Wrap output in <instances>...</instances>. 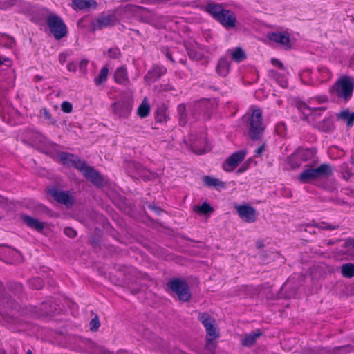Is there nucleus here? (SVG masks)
<instances>
[{"label": "nucleus", "instance_id": "nucleus-1", "mask_svg": "<svg viewBox=\"0 0 354 354\" xmlns=\"http://www.w3.org/2000/svg\"><path fill=\"white\" fill-rule=\"evenodd\" d=\"M243 119L247 121L248 135L250 140L252 141L261 140L266 129V125L263 122L261 110L256 109L250 115H244Z\"/></svg>", "mask_w": 354, "mask_h": 354}, {"label": "nucleus", "instance_id": "nucleus-2", "mask_svg": "<svg viewBox=\"0 0 354 354\" xmlns=\"http://www.w3.org/2000/svg\"><path fill=\"white\" fill-rule=\"evenodd\" d=\"M354 91V78L351 76H343L339 78L329 88L330 95L344 102L352 97Z\"/></svg>", "mask_w": 354, "mask_h": 354}, {"label": "nucleus", "instance_id": "nucleus-3", "mask_svg": "<svg viewBox=\"0 0 354 354\" xmlns=\"http://www.w3.org/2000/svg\"><path fill=\"white\" fill-rule=\"evenodd\" d=\"M333 167L331 165L324 163L317 168L309 167L304 169L299 176L298 179L302 183H310L313 180L328 178L333 175Z\"/></svg>", "mask_w": 354, "mask_h": 354}, {"label": "nucleus", "instance_id": "nucleus-4", "mask_svg": "<svg viewBox=\"0 0 354 354\" xmlns=\"http://www.w3.org/2000/svg\"><path fill=\"white\" fill-rule=\"evenodd\" d=\"M46 24L56 40H60L68 33L67 26L58 15L50 12L46 17Z\"/></svg>", "mask_w": 354, "mask_h": 354}, {"label": "nucleus", "instance_id": "nucleus-5", "mask_svg": "<svg viewBox=\"0 0 354 354\" xmlns=\"http://www.w3.org/2000/svg\"><path fill=\"white\" fill-rule=\"evenodd\" d=\"M167 285L173 292L176 294L179 300L185 302L190 299L189 286L185 281L175 278L169 281Z\"/></svg>", "mask_w": 354, "mask_h": 354}, {"label": "nucleus", "instance_id": "nucleus-6", "mask_svg": "<svg viewBox=\"0 0 354 354\" xmlns=\"http://www.w3.org/2000/svg\"><path fill=\"white\" fill-rule=\"evenodd\" d=\"M85 178L88 180L93 185L96 187H102L104 186V178L99 171L95 170L93 167L84 163V166L80 170Z\"/></svg>", "mask_w": 354, "mask_h": 354}, {"label": "nucleus", "instance_id": "nucleus-7", "mask_svg": "<svg viewBox=\"0 0 354 354\" xmlns=\"http://www.w3.org/2000/svg\"><path fill=\"white\" fill-rule=\"evenodd\" d=\"M61 162L68 167H73L79 171L84 166L86 161L80 159L77 156L67 152H61L58 155Z\"/></svg>", "mask_w": 354, "mask_h": 354}, {"label": "nucleus", "instance_id": "nucleus-8", "mask_svg": "<svg viewBox=\"0 0 354 354\" xmlns=\"http://www.w3.org/2000/svg\"><path fill=\"white\" fill-rule=\"evenodd\" d=\"M237 212L240 218L246 223H254L257 220L256 210L254 207L241 205L236 207Z\"/></svg>", "mask_w": 354, "mask_h": 354}, {"label": "nucleus", "instance_id": "nucleus-9", "mask_svg": "<svg viewBox=\"0 0 354 354\" xmlns=\"http://www.w3.org/2000/svg\"><path fill=\"white\" fill-rule=\"evenodd\" d=\"M246 151L239 150L232 153L225 161L223 169L227 171L234 170L245 157Z\"/></svg>", "mask_w": 354, "mask_h": 354}, {"label": "nucleus", "instance_id": "nucleus-10", "mask_svg": "<svg viewBox=\"0 0 354 354\" xmlns=\"http://www.w3.org/2000/svg\"><path fill=\"white\" fill-rule=\"evenodd\" d=\"M167 73V68L163 66L153 64L147 71L144 80L148 82H154L158 80Z\"/></svg>", "mask_w": 354, "mask_h": 354}, {"label": "nucleus", "instance_id": "nucleus-11", "mask_svg": "<svg viewBox=\"0 0 354 354\" xmlns=\"http://www.w3.org/2000/svg\"><path fill=\"white\" fill-rule=\"evenodd\" d=\"M55 310V308H53L51 302L48 301L42 302L39 307L30 306V312L35 317L47 316L53 313Z\"/></svg>", "mask_w": 354, "mask_h": 354}, {"label": "nucleus", "instance_id": "nucleus-12", "mask_svg": "<svg viewBox=\"0 0 354 354\" xmlns=\"http://www.w3.org/2000/svg\"><path fill=\"white\" fill-rule=\"evenodd\" d=\"M115 17L113 15L102 13L93 24V29L94 30H102L103 28L113 26L115 24Z\"/></svg>", "mask_w": 354, "mask_h": 354}, {"label": "nucleus", "instance_id": "nucleus-13", "mask_svg": "<svg viewBox=\"0 0 354 354\" xmlns=\"http://www.w3.org/2000/svg\"><path fill=\"white\" fill-rule=\"evenodd\" d=\"M198 319L205 327L207 334L218 333L216 331V328L215 327L216 321L214 318L208 313H198Z\"/></svg>", "mask_w": 354, "mask_h": 354}, {"label": "nucleus", "instance_id": "nucleus-14", "mask_svg": "<svg viewBox=\"0 0 354 354\" xmlns=\"http://www.w3.org/2000/svg\"><path fill=\"white\" fill-rule=\"evenodd\" d=\"M237 24V19L234 12L223 8V27L227 30H236Z\"/></svg>", "mask_w": 354, "mask_h": 354}, {"label": "nucleus", "instance_id": "nucleus-15", "mask_svg": "<svg viewBox=\"0 0 354 354\" xmlns=\"http://www.w3.org/2000/svg\"><path fill=\"white\" fill-rule=\"evenodd\" d=\"M49 194L57 202L64 204L67 207L71 206L73 203V197L68 192L52 189L49 191Z\"/></svg>", "mask_w": 354, "mask_h": 354}, {"label": "nucleus", "instance_id": "nucleus-16", "mask_svg": "<svg viewBox=\"0 0 354 354\" xmlns=\"http://www.w3.org/2000/svg\"><path fill=\"white\" fill-rule=\"evenodd\" d=\"M114 82L120 85L127 86L130 83L128 71L126 66L117 68L113 74Z\"/></svg>", "mask_w": 354, "mask_h": 354}, {"label": "nucleus", "instance_id": "nucleus-17", "mask_svg": "<svg viewBox=\"0 0 354 354\" xmlns=\"http://www.w3.org/2000/svg\"><path fill=\"white\" fill-rule=\"evenodd\" d=\"M192 150L194 153L201 155L206 153L209 150L207 140L204 135L193 140L192 144Z\"/></svg>", "mask_w": 354, "mask_h": 354}, {"label": "nucleus", "instance_id": "nucleus-18", "mask_svg": "<svg viewBox=\"0 0 354 354\" xmlns=\"http://www.w3.org/2000/svg\"><path fill=\"white\" fill-rule=\"evenodd\" d=\"M268 38L272 41L280 44L286 48H290V36L287 32H270L268 35Z\"/></svg>", "mask_w": 354, "mask_h": 354}, {"label": "nucleus", "instance_id": "nucleus-19", "mask_svg": "<svg viewBox=\"0 0 354 354\" xmlns=\"http://www.w3.org/2000/svg\"><path fill=\"white\" fill-rule=\"evenodd\" d=\"M112 108L114 114L119 118H126L131 112V108L130 106L124 102L113 104Z\"/></svg>", "mask_w": 354, "mask_h": 354}, {"label": "nucleus", "instance_id": "nucleus-20", "mask_svg": "<svg viewBox=\"0 0 354 354\" xmlns=\"http://www.w3.org/2000/svg\"><path fill=\"white\" fill-rule=\"evenodd\" d=\"M203 10L210 15L214 19L221 23V4L214 2L207 3Z\"/></svg>", "mask_w": 354, "mask_h": 354}, {"label": "nucleus", "instance_id": "nucleus-21", "mask_svg": "<svg viewBox=\"0 0 354 354\" xmlns=\"http://www.w3.org/2000/svg\"><path fill=\"white\" fill-rule=\"evenodd\" d=\"M22 221L26 225L31 229L37 232H41L44 228V223L39 221L38 219L32 218L28 215H23Z\"/></svg>", "mask_w": 354, "mask_h": 354}, {"label": "nucleus", "instance_id": "nucleus-22", "mask_svg": "<svg viewBox=\"0 0 354 354\" xmlns=\"http://www.w3.org/2000/svg\"><path fill=\"white\" fill-rule=\"evenodd\" d=\"M261 335L262 332L260 330H257L256 331L246 334L242 339L241 344L244 346L250 347L252 346L256 342L257 339Z\"/></svg>", "mask_w": 354, "mask_h": 354}, {"label": "nucleus", "instance_id": "nucleus-23", "mask_svg": "<svg viewBox=\"0 0 354 354\" xmlns=\"http://www.w3.org/2000/svg\"><path fill=\"white\" fill-rule=\"evenodd\" d=\"M219 337V334L218 333H212L207 334L206 335V344L205 348L208 350L211 353H214L216 351V340Z\"/></svg>", "mask_w": 354, "mask_h": 354}, {"label": "nucleus", "instance_id": "nucleus-24", "mask_svg": "<svg viewBox=\"0 0 354 354\" xmlns=\"http://www.w3.org/2000/svg\"><path fill=\"white\" fill-rule=\"evenodd\" d=\"M257 295V289L252 286H242L236 292V295L240 297L254 298Z\"/></svg>", "mask_w": 354, "mask_h": 354}, {"label": "nucleus", "instance_id": "nucleus-25", "mask_svg": "<svg viewBox=\"0 0 354 354\" xmlns=\"http://www.w3.org/2000/svg\"><path fill=\"white\" fill-rule=\"evenodd\" d=\"M109 75V68L107 66H103L99 74L93 79V82L96 86H100L106 82Z\"/></svg>", "mask_w": 354, "mask_h": 354}, {"label": "nucleus", "instance_id": "nucleus-26", "mask_svg": "<svg viewBox=\"0 0 354 354\" xmlns=\"http://www.w3.org/2000/svg\"><path fill=\"white\" fill-rule=\"evenodd\" d=\"M187 52L190 59L194 60H201L203 57V53L198 46H188Z\"/></svg>", "mask_w": 354, "mask_h": 354}, {"label": "nucleus", "instance_id": "nucleus-27", "mask_svg": "<svg viewBox=\"0 0 354 354\" xmlns=\"http://www.w3.org/2000/svg\"><path fill=\"white\" fill-rule=\"evenodd\" d=\"M337 118L339 120L346 121L347 126H352L354 123V112L351 113L348 109L339 113Z\"/></svg>", "mask_w": 354, "mask_h": 354}, {"label": "nucleus", "instance_id": "nucleus-28", "mask_svg": "<svg viewBox=\"0 0 354 354\" xmlns=\"http://www.w3.org/2000/svg\"><path fill=\"white\" fill-rule=\"evenodd\" d=\"M193 210L201 215H209L214 212L213 207L207 202L203 203L201 205L194 206Z\"/></svg>", "mask_w": 354, "mask_h": 354}, {"label": "nucleus", "instance_id": "nucleus-29", "mask_svg": "<svg viewBox=\"0 0 354 354\" xmlns=\"http://www.w3.org/2000/svg\"><path fill=\"white\" fill-rule=\"evenodd\" d=\"M230 55L232 59L237 63H240L247 58L245 53L241 47H236L230 50Z\"/></svg>", "mask_w": 354, "mask_h": 354}, {"label": "nucleus", "instance_id": "nucleus-30", "mask_svg": "<svg viewBox=\"0 0 354 354\" xmlns=\"http://www.w3.org/2000/svg\"><path fill=\"white\" fill-rule=\"evenodd\" d=\"M25 1L24 0H5L0 3V9L7 10L15 6H26Z\"/></svg>", "mask_w": 354, "mask_h": 354}, {"label": "nucleus", "instance_id": "nucleus-31", "mask_svg": "<svg viewBox=\"0 0 354 354\" xmlns=\"http://www.w3.org/2000/svg\"><path fill=\"white\" fill-rule=\"evenodd\" d=\"M316 153L315 148L304 149L299 151V156L302 160L308 161L315 158Z\"/></svg>", "mask_w": 354, "mask_h": 354}, {"label": "nucleus", "instance_id": "nucleus-32", "mask_svg": "<svg viewBox=\"0 0 354 354\" xmlns=\"http://www.w3.org/2000/svg\"><path fill=\"white\" fill-rule=\"evenodd\" d=\"M177 113L179 120V124L180 126H185L187 123V111L186 106L185 104H180L177 106Z\"/></svg>", "mask_w": 354, "mask_h": 354}, {"label": "nucleus", "instance_id": "nucleus-33", "mask_svg": "<svg viewBox=\"0 0 354 354\" xmlns=\"http://www.w3.org/2000/svg\"><path fill=\"white\" fill-rule=\"evenodd\" d=\"M341 273L345 278L351 279L354 277V264L346 263L342 266Z\"/></svg>", "mask_w": 354, "mask_h": 354}, {"label": "nucleus", "instance_id": "nucleus-34", "mask_svg": "<svg viewBox=\"0 0 354 354\" xmlns=\"http://www.w3.org/2000/svg\"><path fill=\"white\" fill-rule=\"evenodd\" d=\"M169 119L165 106L158 107L156 111L155 120L157 122H166Z\"/></svg>", "mask_w": 354, "mask_h": 354}, {"label": "nucleus", "instance_id": "nucleus-35", "mask_svg": "<svg viewBox=\"0 0 354 354\" xmlns=\"http://www.w3.org/2000/svg\"><path fill=\"white\" fill-rule=\"evenodd\" d=\"M149 113L150 106L145 100H143L138 108L137 113L141 118H145L149 115Z\"/></svg>", "mask_w": 354, "mask_h": 354}, {"label": "nucleus", "instance_id": "nucleus-36", "mask_svg": "<svg viewBox=\"0 0 354 354\" xmlns=\"http://www.w3.org/2000/svg\"><path fill=\"white\" fill-rule=\"evenodd\" d=\"M73 7L75 9L82 10L91 7V3H95L93 1L87 0H72Z\"/></svg>", "mask_w": 354, "mask_h": 354}, {"label": "nucleus", "instance_id": "nucleus-37", "mask_svg": "<svg viewBox=\"0 0 354 354\" xmlns=\"http://www.w3.org/2000/svg\"><path fill=\"white\" fill-rule=\"evenodd\" d=\"M237 111L236 104L232 102H227L224 106V113L228 116H234Z\"/></svg>", "mask_w": 354, "mask_h": 354}, {"label": "nucleus", "instance_id": "nucleus-38", "mask_svg": "<svg viewBox=\"0 0 354 354\" xmlns=\"http://www.w3.org/2000/svg\"><path fill=\"white\" fill-rule=\"evenodd\" d=\"M203 181L204 184L208 187H216L220 185V182L218 179L213 178L209 176H203Z\"/></svg>", "mask_w": 354, "mask_h": 354}, {"label": "nucleus", "instance_id": "nucleus-39", "mask_svg": "<svg viewBox=\"0 0 354 354\" xmlns=\"http://www.w3.org/2000/svg\"><path fill=\"white\" fill-rule=\"evenodd\" d=\"M320 129L325 132H330L334 129L333 122L330 119H324L320 125Z\"/></svg>", "mask_w": 354, "mask_h": 354}, {"label": "nucleus", "instance_id": "nucleus-40", "mask_svg": "<svg viewBox=\"0 0 354 354\" xmlns=\"http://www.w3.org/2000/svg\"><path fill=\"white\" fill-rule=\"evenodd\" d=\"M29 286L35 290H39L43 287V281L39 277H35L28 281Z\"/></svg>", "mask_w": 354, "mask_h": 354}, {"label": "nucleus", "instance_id": "nucleus-41", "mask_svg": "<svg viewBox=\"0 0 354 354\" xmlns=\"http://www.w3.org/2000/svg\"><path fill=\"white\" fill-rule=\"evenodd\" d=\"M314 226L315 227H317V228H319L322 230H337L339 228V225H337L328 224L325 222L317 223V224L314 225Z\"/></svg>", "mask_w": 354, "mask_h": 354}, {"label": "nucleus", "instance_id": "nucleus-42", "mask_svg": "<svg viewBox=\"0 0 354 354\" xmlns=\"http://www.w3.org/2000/svg\"><path fill=\"white\" fill-rule=\"evenodd\" d=\"M107 55L111 59H118L121 56V51L118 47L111 48L108 50Z\"/></svg>", "mask_w": 354, "mask_h": 354}, {"label": "nucleus", "instance_id": "nucleus-43", "mask_svg": "<svg viewBox=\"0 0 354 354\" xmlns=\"http://www.w3.org/2000/svg\"><path fill=\"white\" fill-rule=\"evenodd\" d=\"M3 305L6 308H15L17 307V303L10 297H6L3 299Z\"/></svg>", "mask_w": 354, "mask_h": 354}, {"label": "nucleus", "instance_id": "nucleus-44", "mask_svg": "<svg viewBox=\"0 0 354 354\" xmlns=\"http://www.w3.org/2000/svg\"><path fill=\"white\" fill-rule=\"evenodd\" d=\"M100 326V323L97 316L95 318L92 319L89 322V328L91 331L97 330Z\"/></svg>", "mask_w": 354, "mask_h": 354}, {"label": "nucleus", "instance_id": "nucleus-45", "mask_svg": "<svg viewBox=\"0 0 354 354\" xmlns=\"http://www.w3.org/2000/svg\"><path fill=\"white\" fill-rule=\"evenodd\" d=\"M0 38H6V46L9 48H12L15 44V40L13 37H10L9 35L4 34V33H0Z\"/></svg>", "mask_w": 354, "mask_h": 354}, {"label": "nucleus", "instance_id": "nucleus-46", "mask_svg": "<svg viewBox=\"0 0 354 354\" xmlns=\"http://www.w3.org/2000/svg\"><path fill=\"white\" fill-rule=\"evenodd\" d=\"M160 50L172 64L176 63V61L173 58L170 50L167 46H162L160 48Z\"/></svg>", "mask_w": 354, "mask_h": 354}, {"label": "nucleus", "instance_id": "nucleus-47", "mask_svg": "<svg viewBox=\"0 0 354 354\" xmlns=\"http://www.w3.org/2000/svg\"><path fill=\"white\" fill-rule=\"evenodd\" d=\"M61 109L64 113H71L73 111V105L68 101H64L61 104Z\"/></svg>", "mask_w": 354, "mask_h": 354}, {"label": "nucleus", "instance_id": "nucleus-48", "mask_svg": "<svg viewBox=\"0 0 354 354\" xmlns=\"http://www.w3.org/2000/svg\"><path fill=\"white\" fill-rule=\"evenodd\" d=\"M26 6H15L17 7V11L19 13L26 14L30 11V4L25 1Z\"/></svg>", "mask_w": 354, "mask_h": 354}, {"label": "nucleus", "instance_id": "nucleus-49", "mask_svg": "<svg viewBox=\"0 0 354 354\" xmlns=\"http://www.w3.org/2000/svg\"><path fill=\"white\" fill-rule=\"evenodd\" d=\"M64 232L66 236L70 238H75L77 236V232L70 227H65Z\"/></svg>", "mask_w": 354, "mask_h": 354}, {"label": "nucleus", "instance_id": "nucleus-50", "mask_svg": "<svg viewBox=\"0 0 354 354\" xmlns=\"http://www.w3.org/2000/svg\"><path fill=\"white\" fill-rule=\"evenodd\" d=\"M265 149V143L262 144L261 146H259L255 151H254V156L259 157L260 156L262 153L263 152Z\"/></svg>", "mask_w": 354, "mask_h": 354}, {"label": "nucleus", "instance_id": "nucleus-51", "mask_svg": "<svg viewBox=\"0 0 354 354\" xmlns=\"http://www.w3.org/2000/svg\"><path fill=\"white\" fill-rule=\"evenodd\" d=\"M42 114L45 119L48 120H52V115L46 108L43 109Z\"/></svg>", "mask_w": 354, "mask_h": 354}, {"label": "nucleus", "instance_id": "nucleus-52", "mask_svg": "<svg viewBox=\"0 0 354 354\" xmlns=\"http://www.w3.org/2000/svg\"><path fill=\"white\" fill-rule=\"evenodd\" d=\"M271 62L274 66H275L281 69L284 68L283 64L279 59L274 58V59H272Z\"/></svg>", "mask_w": 354, "mask_h": 354}, {"label": "nucleus", "instance_id": "nucleus-53", "mask_svg": "<svg viewBox=\"0 0 354 354\" xmlns=\"http://www.w3.org/2000/svg\"><path fill=\"white\" fill-rule=\"evenodd\" d=\"M346 247H352L354 248V237L348 239L345 243Z\"/></svg>", "mask_w": 354, "mask_h": 354}, {"label": "nucleus", "instance_id": "nucleus-54", "mask_svg": "<svg viewBox=\"0 0 354 354\" xmlns=\"http://www.w3.org/2000/svg\"><path fill=\"white\" fill-rule=\"evenodd\" d=\"M248 163L245 162V163L241 166V167H240V168L238 169V171H238L239 173H241V172H243V171H245L247 169V168H248Z\"/></svg>", "mask_w": 354, "mask_h": 354}, {"label": "nucleus", "instance_id": "nucleus-55", "mask_svg": "<svg viewBox=\"0 0 354 354\" xmlns=\"http://www.w3.org/2000/svg\"><path fill=\"white\" fill-rule=\"evenodd\" d=\"M67 68L69 71H73V72H75L76 71V67H75V65L73 64H68L67 65Z\"/></svg>", "mask_w": 354, "mask_h": 354}, {"label": "nucleus", "instance_id": "nucleus-56", "mask_svg": "<svg viewBox=\"0 0 354 354\" xmlns=\"http://www.w3.org/2000/svg\"><path fill=\"white\" fill-rule=\"evenodd\" d=\"M226 69V71L228 72L230 70V64L227 62H224L223 59V71Z\"/></svg>", "mask_w": 354, "mask_h": 354}, {"label": "nucleus", "instance_id": "nucleus-57", "mask_svg": "<svg viewBox=\"0 0 354 354\" xmlns=\"http://www.w3.org/2000/svg\"><path fill=\"white\" fill-rule=\"evenodd\" d=\"M318 100L319 103H324L328 101V97L326 96H322L318 97Z\"/></svg>", "mask_w": 354, "mask_h": 354}, {"label": "nucleus", "instance_id": "nucleus-58", "mask_svg": "<svg viewBox=\"0 0 354 354\" xmlns=\"http://www.w3.org/2000/svg\"><path fill=\"white\" fill-rule=\"evenodd\" d=\"M269 73H270V75L272 76V77H277L278 75V73L274 71V70H271L269 71Z\"/></svg>", "mask_w": 354, "mask_h": 354}, {"label": "nucleus", "instance_id": "nucleus-59", "mask_svg": "<svg viewBox=\"0 0 354 354\" xmlns=\"http://www.w3.org/2000/svg\"><path fill=\"white\" fill-rule=\"evenodd\" d=\"M263 246H264V244H263V241H258V242L257 243V247L258 248H263Z\"/></svg>", "mask_w": 354, "mask_h": 354}, {"label": "nucleus", "instance_id": "nucleus-60", "mask_svg": "<svg viewBox=\"0 0 354 354\" xmlns=\"http://www.w3.org/2000/svg\"><path fill=\"white\" fill-rule=\"evenodd\" d=\"M117 354H130L127 351L125 350H121L118 352Z\"/></svg>", "mask_w": 354, "mask_h": 354}, {"label": "nucleus", "instance_id": "nucleus-61", "mask_svg": "<svg viewBox=\"0 0 354 354\" xmlns=\"http://www.w3.org/2000/svg\"><path fill=\"white\" fill-rule=\"evenodd\" d=\"M221 64V59H218V64H217V67H216V70L218 72L219 71V67H220Z\"/></svg>", "mask_w": 354, "mask_h": 354}, {"label": "nucleus", "instance_id": "nucleus-62", "mask_svg": "<svg viewBox=\"0 0 354 354\" xmlns=\"http://www.w3.org/2000/svg\"><path fill=\"white\" fill-rule=\"evenodd\" d=\"M279 128H285V124H279V126H278V129H279Z\"/></svg>", "mask_w": 354, "mask_h": 354}, {"label": "nucleus", "instance_id": "nucleus-63", "mask_svg": "<svg viewBox=\"0 0 354 354\" xmlns=\"http://www.w3.org/2000/svg\"><path fill=\"white\" fill-rule=\"evenodd\" d=\"M180 62L181 64H185L187 62H186V60H185V59H181L180 60Z\"/></svg>", "mask_w": 354, "mask_h": 354}, {"label": "nucleus", "instance_id": "nucleus-64", "mask_svg": "<svg viewBox=\"0 0 354 354\" xmlns=\"http://www.w3.org/2000/svg\"><path fill=\"white\" fill-rule=\"evenodd\" d=\"M26 354H33L32 352L30 350H28L26 353Z\"/></svg>", "mask_w": 354, "mask_h": 354}]
</instances>
